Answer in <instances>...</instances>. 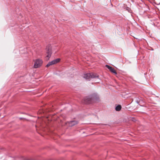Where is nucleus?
Wrapping results in <instances>:
<instances>
[{"mask_svg": "<svg viewBox=\"0 0 160 160\" xmlns=\"http://www.w3.org/2000/svg\"><path fill=\"white\" fill-rule=\"evenodd\" d=\"M99 96L96 93H93L84 99L83 102L85 104L92 103L99 100Z\"/></svg>", "mask_w": 160, "mask_h": 160, "instance_id": "f257e3e1", "label": "nucleus"}, {"mask_svg": "<svg viewBox=\"0 0 160 160\" xmlns=\"http://www.w3.org/2000/svg\"><path fill=\"white\" fill-rule=\"evenodd\" d=\"M84 78L86 79H88L91 78H98L99 76L96 73H87L84 74L83 76Z\"/></svg>", "mask_w": 160, "mask_h": 160, "instance_id": "f03ea898", "label": "nucleus"}, {"mask_svg": "<svg viewBox=\"0 0 160 160\" xmlns=\"http://www.w3.org/2000/svg\"><path fill=\"white\" fill-rule=\"evenodd\" d=\"M43 62L41 59H38L35 60L34 67L35 68H37L41 67L42 63Z\"/></svg>", "mask_w": 160, "mask_h": 160, "instance_id": "7ed1b4c3", "label": "nucleus"}, {"mask_svg": "<svg viewBox=\"0 0 160 160\" xmlns=\"http://www.w3.org/2000/svg\"><path fill=\"white\" fill-rule=\"evenodd\" d=\"M46 50L48 54L46 56V58H48L47 59L48 60L49 58L51 56L52 54V49L51 45H48L46 47Z\"/></svg>", "mask_w": 160, "mask_h": 160, "instance_id": "20e7f679", "label": "nucleus"}, {"mask_svg": "<svg viewBox=\"0 0 160 160\" xmlns=\"http://www.w3.org/2000/svg\"><path fill=\"white\" fill-rule=\"evenodd\" d=\"M60 61V58H57L55 59L51 62H49L48 63V64L46 66V67H48L51 65L56 64L58 62H59Z\"/></svg>", "mask_w": 160, "mask_h": 160, "instance_id": "39448f33", "label": "nucleus"}, {"mask_svg": "<svg viewBox=\"0 0 160 160\" xmlns=\"http://www.w3.org/2000/svg\"><path fill=\"white\" fill-rule=\"evenodd\" d=\"M68 123L69 126L72 127L77 124L78 123V122L76 121H72L69 122H68Z\"/></svg>", "mask_w": 160, "mask_h": 160, "instance_id": "423d86ee", "label": "nucleus"}, {"mask_svg": "<svg viewBox=\"0 0 160 160\" xmlns=\"http://www.w3.org/2000/svg\"><path fill=\"white\" fill-rule=\"evenodd\" d=\"M106 66L111 72L114 73L115 74H117V72L113 68L108 65H106Z\"/></svg>", "mask_w": 160, "mask_h": 160, "instance_id": "0eeeda50", "label": "nucleus"}, {"mask_svg": "<svg viewBox=\"0 0 160 160\" xmlns=\"http://www.w3.org/2000/svg\"><path fill=\"white\" fill-rule=\"evenodd\" d=\"M121 105H119L117 106L115 108V110L116 111H120L121 109Z\"/></svg>", "mask_w": 160, "mask_h": 160, "instance_id": "6e6552de", "label": "nucleus"}]
</instances>
